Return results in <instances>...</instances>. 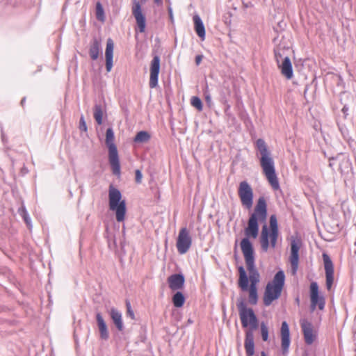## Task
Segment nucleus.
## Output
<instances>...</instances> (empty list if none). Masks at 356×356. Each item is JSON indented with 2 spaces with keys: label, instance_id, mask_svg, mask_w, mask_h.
Here are the masks:
<instances>
[{
  "label": "nucleus",
  "instance_id": "obj_11",
  "mask_svg": "<svg viewBox=\"0 0 356 356\" xmlns=\"http://www.w3.org/2000/svg\"><path fill=\"white\" fill-rule=\"evenodd\" d=\"M302 245L301 240L298 237L291 238V255L289 261L291 266L293 274H295L298 268L299 250Z\"/></svg>",
  "mask_w": 356,
  "mask_h": 356
},
{
  "label": "nucleus",
  "instance_id": "obj_19",
  "mask_svg": "<svg viewBox=\"0 0 356 356\" xmlns=\"http://www.w3.org/2000/svg\"><path fill=\"white\" fill-rule=\"evenodd\" d=\"M278 67L281 70L282 74L287 79H291L293 76V68L290 58L288 56H284V60L280 64H277Z\"/></svg>",
  "mask_w": 356,
  "mask_h": 356
},
{
  "label": "nucleus",
  "instance_id": "obj_12",
  "mask_svg": "<svg viewBox=\"0 0 356 356\" xmlns=\"http://www.w3.org/2000/svg\"><path fill=\"white\" fill-rule=\"evenodd\" d=\"M131 10L139 32H145L146 26L145 17L142 12L141 5L138 0H133Z\"/></svg>",
  "mask_w": 356,
  "mask_h": 356
},
{
  "label": "nucleus",
  "instance_id": "obj_29",
  "mask_svg": "<svg viewBox=\"0 0 356 356\" xmlns=\"http://www.w3.org/2000/svg\"><path fill=\"white\" fill-rule=\"evenodd\" d=\"M94 118L99 125L102 124L103 111L100 105H95Z\"/></svg>",
  "mask_w": 356,
  "mask_h": 356
},
{
  "label": "nucleus",
  "instance_id": "obj_1",
  "mask_svg": "<svg viewBox=\"0 0 356 356\" xmlns=\"http://www.w3.org/2000/svg\"><path fill=\"white\" fill-rule=\"evenodd\" d=\"M267 218V204L264 197L258 199L253 213L250 215L248 226L245 228L246 238H256L259 234V223H264L259 238L261 247L263 251L267 252L269 248L274 249L276 247L279 234H276L275 239L272 238V231L268 229L266 223Z\"/></svg>",
  "mask_w": 356,
  "mask_h": 356
},
{
  "label": "nucleus",
  "instance_id": "obj_31",
  "mask_svg": "<svg viewBox=\"0 0 356 356\" xmlns=\"http://www.w3.org/2000/svg\"><path fill=\"white\" fill-rule=\"evenodd\" d=\"M261 334L263 341H266L268 339V327L264 322H261L260 324Z\"/></svg>",
  "mask_w": 356,
  "mask_h": 356
},
{
  "label": "nucleus",
  "instance_id": "obj_25",
  "mask_svg": "<svg viewBox=\"0 0 356 356\" xmlns=\"http://www.w3.org/2000/svg\"><path fill=\"white\" fill-rule=\"evenodd\" d=\"M102 51V44L99 40L95 38L90 45L89 54L90 58L95 60L98 58L99 54Z\"/></svg>",
  "mask_w": 356,
  "mask_h": 356
},
{
  "label": "nucleus",
  "instance_id": "obj_5",
  "mask_svg": "<svg viewBox=\"0 0 356 356\" xmlns=\"http://www.w3.org/2000/svg\"><path fill=\"white\" fill-rule=\"evenodd\" d=\"M108 205L109 209L115 212L116 220L124 221L127 212L126 202L122 199L121 192L113 185L108 189Z\"/></svg>",
  "mask_w": 356,
  "mask_h": 356
},
{
  "label": "nucleus",
  "instance_id": "obj_22",
  "mask_svg": "<svg viewBox=\"0 0 356 356\" xmlns=\"http://www.w3.org/2000/svg\"><path fill=\"white\" fill-rule=\"evenodd\" d=\"M96 320L100 333V337L104 340L108 339L109 334L108 332L107 325L100 313H97L96 314Z\"/></svg>",
  "mask_w": 356,
  "mask_h": 356
},
{
  "label": "nucleus",
  "instance_id": "obj_14",
  "mask_svg": "<svg viewBox=\"0 0 356 356\" xmlns=\"http://www.w3.org/2000/svg\"><path fill=\"white\" fill-rule=\"evenodd\" d=\"M160 71V58L154 56L150 64V76L149 85L151 88L158 86L159 74Z\"/></svg>",
  "mask_w": 356,
  "mask_h": 356
},
{
  "label": "nucleus",
  "instance_id": "obj_2",
  "mask_svg": "<svg viewBox=\"0 0 356 356\" xmlns=\"http://www.w3.org/2000/svg\"><path fill=\"white\" fill-rule=\"evenodd\" d=\"M255 147L257 150V156L259 158L264 175L271 187L274 190H278L280 184L275 172L274 160L266 142L263 139L259 138L255 142Z\"/></svg>",
  "mask_w": 356,
  "mask_h": 356
},
{
  "label": "nucleus",
  "instance_id": "obj_38",
  "mask_svg": "<svg viewBox=\"0 0 356 356\" xmlns=\"http://www.w3.org/2000/svg\"><path fill=\"white\" fill-rule=\"evenodd\" d=\"M208 87L207 86L206 87V89L204 90V96H205V99L206 101L208 102V103H210L211 101V96H210V94L208 92V90H207Z\"/></svg>",
  "mask_w": 356,
  "mask_h": 356
},
{
  "label": "nucleus",
  "instance_id": "obj_6",
  "mask_svg": "<svg viewBox=\"0 0 356 356\" xmlns=\"http://www.w3.org/2000/svg\"><path fill=\"white\" fill-rule=\"evenodd\" d=\"M114 140L115 136L112 128H108L106 132L105 142L108 149V161L113 174L119 177L121 174L120 164Z\"/></svg>",
  "mask_w": 356,
  "mask_h": 356
},
{
  "label": "nucleus",
  "instance_id": "obj_20",
  "mask_svg": "<svg viewBox=\"0 0 356 356\" xmlns=\"http://www.w3.org/2000/svg\"><path fill=\"white\" fill-rule=\"evenodd\" d=\"M244 346L247 356H252L254 354V334L252 330L245 332Z\"/></svg>",
  "mask_w": 356,
  "mask_h": 356
},
{
  "label": "nucleus",
  "instance_id": "obj_26",
  "mask_svg": "<svg viewBox=\"0 0 356 356\" xmlns=\"http://www.w3.org/2000/svg\"><path fill=\"white\" fill-rule=\"evenodd\" d=\"M150 134L146 131H139L135 136L134 141L136 143H145L149 140Z\"/></svg>",
  "mask_w": 356,
  "mask_h": 356
},
{
  "label": "nucleus",
  "instance_id": "obj_10",
  "mask_svg": "<svg viewBox=\"0 0 356 356\" xmlns=\"http://www.w3.org/2000/svg\"><path fill=\"white\" fill-rule=\"evenodd\" d=\"M238 193L242 205L248 209H251L253 204V191L250 185L245 181H241Z\"/></svg>",
  "mask_w": 356,
  "mask_h": 356
},
{
  "label": "nucleus",
  "instance_id": "obj_30",
  "mask_svg": "<svg viewBox=\"0 0 356 356\" xmlns=\"http://www.w3.org/2000/svg\"><path fill=\"white\" fill-rule=\"evenodd\" d=\"M18 213L23 218V219L25 221V222L26 223L27 226L29 228H31V218L29 216V214L27 213L26 208L24 206H22L20 208H19Z\"/></svg>",
  "mask_w": 356,
  "mask_h": 356
},
{
  "label": "nucleus",
  "instance_id": "obj_34",
  "mask_svg": "<svg viewBox=\"0 0 356 356\" xmlns=\"http://www.w3.org/2000/svg\"><path fill=\"white\" fill-rule=\"evenodd\" d=\"M275 58L277 64L282 63L284 60V53L280 47H276L274 50Z\"/></svg>",
  "mask_w": 356,
  "mask_h": 356
},
{
  "label": "nucleus",
  "instance_id": "obj_24",
  "mask_svg": "<svg viewBox=\"0 0 356 356\" xmlns=\"http://www.w3.org/2000/svg\"><path fill=\"white\" fill-rule=\"evenodd\" d=\"M193 19L197 35L204 40L205 39V28L201 18L199 15H195L193 16Z\"/></svg>",
  "mask_w": 356,
  "mask_h": 356
},
{
  "label": "nucleus",
  "instance_id": "obj_45",
  "mask_svg": "<svg viewBox=\"0 0 356 356\" xmlns=\"http://www.w3.org/2000/svg\"><path fill=\"white\" fill-rule=\"evenodd\" d=\"M355 245L356 246V242L355 243ZM355 254H356V250H355Z\"/></svg>",
  "mask_w": 356,
  "mask_h": 356
},
{
  "label": "nucleus",
  "instance_id": "obj_27",
  "mask_svg": "<svg viewBox=\"0 0 356 356\" xmlns=\"http://www.w3.org/2000/svg\"><path fill=\"white\" fill-rule=\"evenodd\" d=\"M268 229L272 231V238L275 239L276 234H279L277 220L275 215L270 217V228Z\"/></svg>",
  "mask_w": 356,
  "mask_h": 356
},
{
  "label": "nucleus",
  "instance_id": "obj_35",
  "mask_svg": "<svg viewBox=\"0 0 356 356\" xmlns=\"http://www.w3.org/2000/svg\"><path fill=\"white\" fill-rule=\"evenodd\" d=\"M79 129L85 132L87 131V126L83 115H81L80 118Z\"/></svg>",
  "mask_w": 356,
  "mask_h": 356
},
{
  "label": "nucleus",
  "instance_id": "obj_21",
  "mask_svg": "<svg viewBox=\"0 0 356 356\" xmlns=\"http://www.w3.org/2000/svg\"><path fill=\"white\" fill-rule=\"evenodd\" d=\"M301 327L304 334L305 342L312 344L314 340L312 324L306 320L301 321Z\"/></svg>",
  "mask_w": 356,
  "mask_h": 356
},
{
  "label": "nucleus",
  "instance_id": "obj_9",
  "mask_svg": "<svg viewBox=\"0 0 356 356\" xmlns=\"http://www.w3.org/2000/svg\"><path fill=\"white\" fill-rule=\"evenodd\" d=\"M192 245V237L188 229L184 227L179 232L176 247L180 254H186Z\"/></svg>",
  "mask_w": 356,
  "mask_h": 356
},
{
  "label": "nucleus",
  "instance_id": "obj_37",
  "mask_svg": "<svg viewBox=\"0 0 356 356\" xmlns=\"http://www.w3.org/2000/svg\"><path fill=\"white\" fill-rule=\"evenodd\" d=\"M127 315L131 317V319H134L135 316L133 310L131 309V305L129 302H127Z\"/></svg>",
  "mask_w": 356,
  "mask_h": 356
},
{
  "label": "nucleus",
  "instance_id": "obj_16",
  "mask_svg": "<svg viewBox=\"0 0 356 356\" xmlns=\"http://www.w3.org/2000/svg\"><path fill=\"white\" fill-rule=\"evenodd\" d=\"M282 349L284 354L288 352L290 345L289 328L286 321L282 322L281 327Z\"/></svg>",
  "mask_w": 356,
  "mask_h": 356
},
{
  "label": "nucleus",
  "instance_id": "obj_8",
  "mask_svg": "<svg viewBox=\"0 0 356 356\" xmlns=\"http://www.w3.org/2000/svg\"><path fill=\"white\" fill-rule=\"evenodd\" d=\"M239 278L238 281V286L243 291L249 292V302L251 305H256L258 301L257 287L250 286L248 287V277L246 272L243 266L238 268Z\"/></svg>",
  "mask_w": 356,
  "mask_h": 356
},
{
  "label": "nucleus",
  "instance_id": "obj_33",
  "mask_svg": "<svg viewBox=\"0 0 356 356\" xmlns=\"http://www.w3.org/2000/svg\"><path fill=\"white\" fill-rule=\"evenodd\" d=\"M191 105L196 108L199 111H201L203 108L202 103L201 99L197 97H193L191 101Z\"/></svg>",
  "mask_w": 356,
  "mask_h": 356
},
{
  "label": "nucleus",
  "instance_id": "obj_40",
  "mask_svg": "<svg viewBox=\"0 0 356 356\" xmlns=\"http://www.w3.org/2000/svg\"><path fill=\"white\" fill-rule=\"evenodd\" d=\"M168 13H169V16H170L171 20H172L173 19L172 10L170 7L168 8Z\"/></svg>",
  "mask_w": 356,
  "mask_h": 356
},
{
  "label": "nucleus",
  "instance_id": "obj_36",
  "mask_svg": "<svg viewBox=\"0 0 356 356\" xmlns=\"http://www.w3.org/2000/svg\"><path fill=\"white\" fill-rule=\"evenodd\" d=\"M135 175H136V183H138V184L141 183L142 179H143V175H142L141 171L140 170H136L135 172Z\"/></svg>",
  "mask_w": 356,
  "mask_h": 356
},
{
  "label": "nucleus",
  "instance_id": "obj_44",
  "mask_svg": "<svg viewBox=\"0 0 356 356\" xmlns=\"http://www.w3.org/2000/svg\"><path fill=\"white\" fill-rule=\"evenodd\" d=\"M261 356H266L264 352L261 353Z\"/></svg>",
  "mask_w": 356,
  "mask_h": 356
},
{
  "label": "nucleus",
  "instance_id": "obj_32",
  "mask_svg": "<svg viewBox=\"0 0 356 356\" xmlns=\"http://www.w3.org/2000/svg\"><path fill=\"white\" fill-rule=\"evenodd\" d=\"M96 15L97 18L100 21L104 20V9L99 2L96 4Z\"/></svg>",
  "mask_w": 356,
  "mask_h": 356
},
{
  "label": "nucleus",
  "instance_id": "obj_39",
  "mask_svg": "<svg viewBox=\"0 0 356 356\" xmlns=\"http://www.w3.org/2000/svg\"><path fill=\"white\" fill-rule=\"evenodd\" d=\"M203 56L197 55L195 57V63L197 65H199L202 60Z\"/></svg>",
  "mask_w": 356,
  "mask_h": 356
},
{
  "label": "nucleus",
  "instance_id": "obj_13",
  "mask_svg": "<svg viewBox=\"0 0 356 356\" xmlns=\"http://www.w3.org/2000/svg\"><path fill=\"white\" fill-rule=\"evenodd\" d=\"M311 308L314 310L317 307L319 309H323L325 301L318 296V286L316 282H312L310 285Z\"/></svg>",
  "mask_w": 356,
  "mask_h": 356
},
{
  "label": "nucleus",
  "instance_id": "obj_42",
  "mask_svg": "<svg viewBox=\"0 0 356 356\" xmlns=\"http://www.w3.org/2000/svg\"><path fill=\"white\" fill-rule=\"evenodd\" d=\"M154 2L157 4H161L162 3V0H154Z\"/></svg>",
  "mask_w": 356,
  "mask_h": 356
},
{
  "label": "nucleus",
  "instance_id": "obj_4",
  "mask_svg": "<svg viewBox=\"0 0 356 356\" xmlns=\"http://www.w3.org/2000/svg\"><path fill=\"white\" fill-rule=\"evenodd\" d=\"M284 281V273L282 270H280L275 275L273 280L266 284L263 298L265 306H270L274 300L280 298Z\"/></svg>",
  "mask_w": 356,
  "mask_h": 356
},
{
  "label": "nucleus",
  "instance_id": "obj_7",
  "mask_svg": "<svg viewBox=\"0 0 356 356\" xmlns=\"http://www.w3.org/2000/svg\"><path fill=\"white\" fill-rule=\"evenodd\" d=\"M237 307L242 326L245 328L248 327V330L253 332L258 326V320L253 309L248 308L243 300L238 302Z\"/></svg>",
  "mask_w": 356,
  "mask_h": 356
},
{
  "label": "nucleus",
  "instance_id": "obj_3",
  "mask_svg": "<svg viewBox=\"0 0 356 356\" xmlns=\"http://www.w3.org/2000/svg\"><path fill=\"white\" fill-rule=\"evenodd\" d=\"M241 249L243 254L246 264L247 270L249 273L248 281L250 282V286H257L259 282L260 275L254 266V254L252 243L246 238L241 240Z\"/></svg>",
  "mask_w": 356,
  "mask_h": 356
},
{
  "label": "nucleus",
  "instance_id": "obj_17",
  "mask_svg": "<svg viewBox=\"0 0 356 356\" xmlns=\"http://www.w3.org/2000/svg\"><path fill=\"white\" fill-rule=\"evenodd\" d=\"M185 279L181 274H173L168 278L169 288L172 291L181 289L184 286Z\"/></svg>",
  "mask_w": 356,
  "mask_h": 356
},
{
  "label": "nucleus",
  "instance_id": "obj_41",
  "mask_svg": "<svg viewBox=\"0 0 356 356\" xmlns=\"http://www.w3.org/2000/svg\"><path fill=\"white\" fill-rule=\"evenodd\" d=\"M347 111H348V108L346 106H343V108H342V111L346 114Z\"/></svg>",
  "mask_w": 356,
  "mask_h": 356
},
{
  "label": "nucleus",
  "instance_id": "obj_43",
  "mask_svg": "<svg viewBox=\"0 0 356 356\" xmlns=\"http://www.w3.org/2000/svg\"><path fill=\"white\" fill-rule=\"evenodd\" d=\"M24 102H25V98L22 99V101H21V104H24Z\"/></svg>",
  "mask_w": 356,
  "mask_h": 356
},
{
  "label": "nucleus",
  "instance_id": "obj_28",
  "mask_svg": "<svg viewBox=\"0 0 356 356\" xmlns=\"http://www.w3.org/2000/svg\"><path fill=\"white\" fill-rule=\"evenodd\" d=\"M185 302V297L180 291H177L172 297V302L176 307H181Z\"/></svg>",
  "mask_w": 356,
  "mask_h": 356
},
{
  "label": "nucleus",
  "instance_id": "obj_18",
  "mask_svg": "<svg viewBox=\"0 0 356 356\" xmlns=\"http://www.w3.org/2000/svg\"><path fill=\"white\" fill-rule=\"evenodd\" d=\"M114 43L112 39L108 38L106 42L105 51L106 68L108 72L111 71L113 67Z\"/></svg>",
  "mask_w": 356,
  "mask_h": 356
},
{
  "label": "nucleus",
  "instance_id": "obj_15",
  "mask_svg": "<svg viewBox=\"0 0 356 356\" xmlns=\"http://www.w3.org/2000/svg\"><path fill=\"white\" fill-rule=\"evenodd\" d=\"M323 259L325 270L326 287L330 290L334 282V266L331 259L327 254H323Z\"/></svg>",
  "mask_w": 356,
  "mask_h": 356
},
{
  "label": "nucleus",
  "instance_id": "obj_23",
  "mask_svg": "<svg viewBox=\"0 0 356 356\" xmlns=\"http://www.w3.org/2000/svg\"><path fill=\"white\" fill-rule=\"evenodd\" d=\"M110 316L117 329L119 331H122L124 329V324L121 312L115 308H111L110 311Z\"/></svg>",
  "mask_w": 356,
  "mask_h": 356
}]
</instances>
